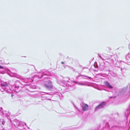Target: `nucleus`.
<instances>
[{
  "mask_svg": "<svg viewBox=\"0 0 130 130\" xmlns=\"http://www.w3.org/2000/svg\"><path fill=\"white\" fill-rule=\"evenodd\" d=\"M20 84V82L18 80L15 81V84L12 86V89H10V88L8 86L6 82L1 83V85L0 86V90L1 91L5 93V92H9L10 90L14 91L16 93L20 91L19 89V85Z\"/></svg>",
  "mask_w": 130,
  "mask_h": 130,
  "instance_id": "obj_1",
  "label": "nucleus"
},
{
  "mask_svg": "<svg viewBox=\"0 0 130 130\" xmlns=\"http://www.w3.org/2000/svg\"><path fill=\"white\" fill-rule=\"evenodd\" d=\"M129 93L128 95H130V83L127 86L126 88H124L122 90L119 91L118 96H122L125 93Z\"/></svg>",
  "mask_w": 130,
  "mask_h": 130,
  "instance_id": "obj_2",
  "label": "nucleus"
},
{
  "mask_svg": "<svg viewBox=\"0 0 130 130\" xmlns=\"http://www.w3.org/2000/svg\"><path fill=\"white\" fill-rule=\"evenodd\" d=\"M44 86L46 89L50 90H51L53 88L52 83L50 80L48 81L47 82L44 84Z\"/></svg>",
  "mask_w": 130,
  "mask_h": 130,
  "instance_id": "obj_3",
  "label": "nucleus"
},
{
  "mask_svg": "<svg viewBox=\"0 0 130 130\" xmlns=\"http://www.w3.org/2000/svg\"><path fill=\"white\" fill-rule=\"evenodd\" d=\"M106 103L105 102H102L99 105L96 107L95 108V110L96 111L98 110L104 108V106L106 105Z\"/></svg>",
  "mask_w": 130,
  "mask_h": 130,
  "instance_id": "obj_4",
  "label": "nucleus"
},
{
  "mask_svg": "<svg viewBox=\"0 0 130 130\" xmlns=\"http://www.w3.org/2000/svg\"><path fill=\"white\" fill-rule=\"evenodd\" d=\"M103 57L100 54H98V56L102 60H108L110 59L111 56L110 55H102Z\"/></svg>",
  "mask_w": 130,
  "mask_h": 130,
  "instance_id": "obj_5",
  "label": "nucleus"
},
{
  "mask_svg": "<svg viewBox=\"0 0 130 130\" xmlns=\"http://www.w3.org/2000/svg\"><path fill=\"white\" fill-rule=\"evenodd\" d=\"M69 82L72 84L73 83H75V84H77L82 86L86 85V84H85L86 82H76L74 80V79H73L72 80L70 79V80L69 81Z\"/></svg>",
  "mask_w": 130,
  "mask_h": 130,
  "instance_id": "obj_6",
  "label": "nucleus"
},
{
  "mask_svg": "<svg viewBox=\"0 0 130 130\" xmlns=\"http://www.w3.org/2000/svg\"><path fill=\"white\" fill-rule=\"evenodd\" d=\"M82 104V109L84 111L87 110L89 107L87 104L84 103Z\"/></svg>",
  "mask_w": 130,
  "mask_h": 130,
  "instance_id": "obj_7",
  "label": "nucleus"
},
{
  "mask_svg": "<svg viewBox=\"0 0 130 130\" xmlns=\"http://www.w3.org/2000/svg\"><path fill=\"white\" fill-rule=\"evenodd\" d=\"M104 84L109 89H112L113 88L112 87L107 81L104 82Z\"/></svg>",
  "mask_w": 130,
  "mask_h": 130,
  "instance_id": "obj_8",
  "label": "nucleus"
},
{
  "mask_svg": "<svg viewBox=\"0 0 130 130\" xmlns=\"http://www.w3.org/2000/svg\"><path fill=\"white\" fill-rule=\"evenodd\" d=\"M70 80L69 78L68 77H66L64 78L62 81V83H64L65 84H67V83L69 82Z\"/></svg>",
  "mask_w": 130,
  "mask_h": 130,
  "instance_id": "obj_9",
  "label": "nucleus"
},
{
  "mask_svg": "<svg viewBox=\"0 0 130 130\" xmlns=\"http://www.w3.org/2000/svg\"><path fill=\"white\" fill-rule=\"evenodd\" d=\"M80 76H83V77H86L85 78L86 79H87V78H88L89 79H90L92 78L91 77H88L87 76L84 75H82L81 74H79V75H78L77 76V78H78L79 77H80Z\"/></svg>",
  "mask_w": 130,
  "mask_h": 130,
  "instance_id": "obj_10",
  "label": "nucleus"
},
{
  "mask_svg": "<svg viewBox=\"0 0 130 130\" xmlns=\"http://www.w3.org/2000/svg\"><path fill=\"white\" fill-rule=\"evenodd\" d=\"M128 47L129 48L130 50V44L129 45ZM128 58H130V52L126 56L125 59L126 60V61H127V60L128 59Z\"/></svg>",
  "mask_w": 130,
  "mask_h": 130,
  "instance_id": "obj_11",
  "label": "nucleus"
},
{
  "mask_svg": "<svg viewBox=\"0 0 130 130\" xmlns=\"http://www.w3.org/2000/svg\"><path fill=\"white\" fill-rule=\"evenodd\" d=\"M24 124L25 125H26V124L25 123L23 122H19L18 125V126H20L21 127H22L23 126H24Z\"/></svg>",
  "mask_w": 130,
  "mask_h": 130,
  "instance_id": "obj_12",
  "label": "nucleus"
},
{
  "mask_svg": "<svg viewBox=\"0 0 130 130\" xmlns=\"http://www.w3.org/2000/svg\"><path fill=\"white\" fill-rule=\"evenodd\" d=\"M19 121L17 119H15L14 120V122L17 125H18Z\"/></svg>",
  "mask_w": 130,
  "mask_h": 130,
  "instance_id": "obj_13",
  "label": "nucleus"
},
{
  "mask_svg": "<svg viewBox=\"0 0 130 130\" xmlns=\"http://www.w3.org/2000/svg\"><path fill=\"white\" fill-rule=\"evenodd\" d=\"M2 123L3 125H4L5 123V121L4 120L1 119L0 121V123Z\"/></svg>",
  "mask_w": 130,
  "mask_h": 130,
  "instance_id": "obj_14",
  "label": "nucleus"
},
{
  "mask_svg": "<svg viewBox=\"0 0 130 130\" xmlns=\"http://www.w3.org/2000/svg\"><path fill=\"white\" fill-rule=\"evenodd\" d=\"M112 76L114 77H116L117 76V74L115 73H113V74H112Z\"/></svg>",
  "mask_w": 130,
  "mask_h": 130,
  "instance_id": "obj_15",
  "label": "nucleus"
},
{
  "mask_svg": "<svg viewBox=\"0 0 130 130\" xmlns=\"http://www.w3.org/2000/svg\"><path fill=\"white\" fill-rule=\"evenodd\" d=\"M128 110H127L126 111V112L125 113V116H126V118H127V117L128 116V115H127V112Z\"/></svg>",
  "mask_w": 130,
  "mask_h": 130,
  "instance_id": "obj_16",
  "label": "nucleus"
},
{
  "mask_svg": "<svg viewBox=\"0 0 130 130\" xmlns=\"http://www.w3.org/2000/svg\"><path fill=\"white\" fill-rule=\"evenodd\" d=\"M74 107L79 112H80V110H79V109L77 107L75 106V105H74Z\"/></svg>",
  "mask_w": 130,
  "mask_h": 130,
  "instance_id": "obj_17",
  "label": "nucleus"
},
{
  "mask_svg": "<svg viewBox=\"0 0 130 130\" xmlns=\"http://www.w3.org/2000/svg\"><path fill=\"white\" fill-rule=\"evenodd\" d=\"M43 73H42L41 74V75L40 76H38V77L39 78H42L43 76Z\"/></svg>",
  "mask_w": 130,
  "mask_h": 130,
  "instance_id": "obj_18",
  "label": "nucleus"
},
{
  "mask_svg": "<svg viewBox=\"0 0 130 130\" xmlns=\"http://www.w3.org/2000/svg\"><path fill=\"white\" fill-rule=\"evenodd\" d=\"M106 127H109V123H106Z\"/></svg>",
  "mask_w": 130,
  "mask_h": 130,
  "instance_id": "obj_19",
  "label": "nucleus"
},
{
  "mask_svg": "<svg viewBox=\"0 0 130 130\" xmlns=\"http://www.w3.org/2000/svg\"><path fill=\"white\" fill-rule=\"evenodd\" d=\"M42 93H45V94H48V95H52V94H50V93H47V92H42Z\"/></svg>",
  "mask_w": 130,
  "mask_h": 130,
  "instance_id": "obj_20",
  "label": "nucleus"
},
{
  "mask_svg": "<svg viewBox=\"0 0 130 130\" xmlns=\"http://www.w3.org/2000/svg\"><path fill=\"white\" fill-rule=\"evenodd\" d=\"M100 68H101V69H103L104 68V66L102 65H100Z\"/></svg>",
  "mask_w": 130,
  "mask_h": 130,
  "instance_id": "obj_21",
  "label": "nucleus"
},
{
  "mask_svg": "<svg viewBox=\"0 0 130 130\" xmlns=\"http://www.w3.org/2000/svg\"><path fill=\"white\" fill-rule=\"evenodd\" d=\"M80 67L81 68H83V70L85 69H87V68L85 67H82V66H80Z\"/></svg>",
  "mask_w": 130,
  "mask_h": 130,
  "instance_id": "obj_22",
  "label": "nucleus"
},
{
  "mask_svg": "<svg viewBox=\"0 0 130 130\" xmlns=\"http://www.w3.org/2000/svg\"><path fill=\"white\" fill-rule=\"evenodd\" d=\"M3 67L1 66L0 65V69H3Z\"/></svg>",
  "mask_w": 130,
  "mask_h": 130,
  "instance_id": "obj_23",
  "label": "nucleus"
},
{
  "mask_svg": "<svg viewBox=\"0 0 130 130\" xmlns=\"http://www.w3.org/2000/svg\"><path fill=\"white\" fill-rule=\"evenodd\" d=\"M112 97H113V98H115L116 97V96H113V97L111 96V97H110V98H112Z\"/></svg>",
  "mask_w": 130,
  "mask_h": 130,
  "instance_id": "obj_24",
  "label": "nucleus"
},
{
  "mask_svg": "<svg viewBox=\"0 0 130 130\" xmlns=\"http://www.w3.org/2000/svg\"><path fill=\"white\" fill-rule=\"evenodd\" d=\"M61 63L62 64H64V62L63 61H62L61 62Z\"/></svg>",
  "mask_w": 130,
  "mask_h": 130,
  "instance_id": "obj_25",
  "label": "nucleus"
},
{
  "mask_svg": "<svg viewBox=\"0 0 130 130\" xmlns=\"http://www.w3.org/2000/svg\"><path fill=\"white\" fill-rule=\"evenodd\" d=\"M32 66L34 67V68H35V66H34V65H32ZM35 69V70H36V69Z\"/></svg>",
  "mask_w": 130,
  "mask_h": 130,
  "instance_id": "obj_26",
  "label": "nucleus"
},
{
  "mask_svg": "<svg viewBox=\"0 0 130 130\" xmlns=\"http://www.w3.org/2000/svg\"><path fill=\"white\" fill-rule=\"evenodd\" d=\"M47 100H51V99H47Z\"/></svg>",
  "mask_w": 130,
  "mask_h": 130,
  "instance_id": "obj_27",
  "label": "nucleus"
},
{
  "mask_svg": "<svg viewBox=\"0 0 130 130\" xmlns=\"http://www.w3.org/2000/svg\"><path fill=\"white\" fill-rule=\"evenodd\" d=\"M1 73H2V74H4V72H1Z\"/></svg>",
  "mask_w": 130,
  "mask_h": 130,
  "instance_id": "obj_28",
  "label": "nucleus"
},
{
  "mask_svg": "<svg viewBox=\"0 0 130 130\" xmlns=\"http://www.w3.org/2000/svg\"><path fill=\"white\" fill-rule=\"evenodd\" d=\"M120 62H123V61H120Z\"/></svg>",
  "mask_w": 130,
  "mask_h": 130,
  "instance_id": "obj_29",
  "label": "nucleus"
},
{
  "mask_svg": "<svg viewBox=\"0 0 130 130\" xmlns=\"http://www.w3.org/2000/svg\"><path fill=\"white\" fill-rule=\"evenodd\" d=\"M44 75H45V74L47 75V74H46V73H44Z\"/></svg>",
  "mask_w": 130,
  "mask_h": 130,
  "instance_id": "obj_30",
  "label": "nucleus"
},
{
  "mask_svg": "<svg viewBox=\"0 0 130 130\" xmlns=\"http://www.w3.org/2000/svg\"><path fill=\"white\" fill-rule=\"evenodd\" d=\"M13 74H14V75H15L16 74L15 73H13Z\"/></svg>",
  "mask_w": 130,
  "mask_h": 130,
  "instance_id": "obj_31",
  "label": "nucleus"
},
{
  "mask_svg": "<svg viewBox=\"0 0 130 130\" xmlns=\"http://www.w3.org/2000/svg\"><path fill=\"white\" fill-rule=\"evenodd\" d=\"M122 70V68H121V71Z\"/></svg>",
  "mask_w": 130,
  "mask_h": 130,
  "instance_id": "obj_32",
  "label": "nucleus"
},
{
  "mask_svg": "<svg viewBox=\"0 0 130 130\" xmlns=\"http://www.w3.org/2000/svg\"><path fill=\"white\" fill-rule=\"evenodd\" d=\"M114 127V126H112L111 128H113V127Z\"/></svg>",
  "mask_w": 130,
  "mask_h": 130,
  "instance_id": "obj_33",
  "label": "nucleus"
},
{
  "mask_svg": "<svg viewBox=\"0 0 130 130\" xmlns=\"http://www.w3.org/2000/svg\"><path fill=\"white\" fill-rule=\"evenodd\" d=\"M33 80L32 79L31 80V82H33Z\"/></svg>",
  "mask_w": 130,
  "mask_h": 130,
  "instance_id": "obj_34",
  "label": "nucleus"
},
{
  "mask_svg": "<svg viewBox=\"0 0 130 130\" xmlns=\"http://www.w3.org/2000/svg\"><path fill=\"white\" fill-rule=\"evenodd\" d=\"M1 109H2V107H1Z\"/></svg>",
  "mask_w": 130,
  "mask_h": 130,
  "instance_id": "obj_35",
  "label": "nucleus"
},
{
  "mask_svg": "<svg viewBox=\"0 0 130 130\" xmlns=\"http://www.w3.org/2000/svg\"><path fill=\"white\" fill-rule=\"evenodd\" d=\"M37 73H40V72H39V73L38 72Z\"/></svg>",
  "mask_w": 130,
  "mask_h": 130,
  "instance_id": "obj_36",
  "label": "nucleus"
},
{
  "mask_svg": "<svg viewBox=\"0 0 130 130\" xmlns=\"http://www.w3.org/2000/svg\"><path fill=\"white\" fill-rule=\"evenodd\" d=\"M11 96H12V95H11Z\"/></svg>",
  "mask_w": 130,
  "mask_h": 130,
  "instance_id": "obj_37",
  "label": "nucleus"
}]
</instances>
